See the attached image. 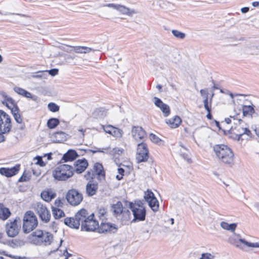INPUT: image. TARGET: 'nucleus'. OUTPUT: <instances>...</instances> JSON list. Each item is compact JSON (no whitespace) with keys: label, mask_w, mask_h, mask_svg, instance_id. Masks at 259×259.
Wrapping results in <instances>:
<instances>
[{"label":"nucleus","mask_w":259,"mask_h":259,"mask_svg":"<svg viewBox=\"0 0 259 259\" xmlns=\"http://www.w3.org/2000/svg\"><path fill=\"white\" fill-rule=\"evenodd\" d=\"M63 205V203L62 201L60 199H57L55 200L54 202V207L58 208L59 207H62Z\"/></svg>","instance_id":"52"},{"label":"nucleus","mask_w":259,"mask_h":259,"mask_svg":"<svg viewBox=\"0 0 259 259\" xmlns=\"http://www.w3.org/2000/svg\"><path fill=\"white\" fill-rule=\"evenodd\" d=\"M237 226V223L229 224L226 222L222 221L220 223L221 227L226 231L234 233Z\"/></svg>","instance_id":"31"},{"label":"nucleus","mask_w":259,"mask_h":259,"mask_svg":"<svg viewBox=\"0 0 259 259\" xmlns=\"http://www.w3.org/2000/svg\"><path fill=\"white\" fill-rule=\"evenodd\" d=\"M123 132L122 130L114 127V130L112 131L110 135L116 138H121L123 136Z\"/></svg>","instance_id":"42"},{"label":"nucleus","mask_w":259,"mask_h":259,"mask_svg":"<svg viewBox=\"0 0 259 259\" xmlns=\"http://www.w3.org/2000/svg\"><path fill=\"white\" fill-rule=\"evenodd\" d=\"M11 212L9 209L0 204V219L5 220L10 216Z\"/></svg>","instance_id":"38"},{"label":"nucleus","mask_w":259,"mask_h":259,"mask_svg":"<svg viewBox=\"0 0 259 259\" xmlns=\"http://www.w3.org/2000/svg\"><path fill=\"white\" fill-rule=\"evenodd\" d=\"M4 133L0 132V143L5 140V137L3 135Z\"/></svg>","instance_id":"63"},{"label":"nucleus","mask_w":259,"mask_h":259,"mask_svg":"<svg viewBox=\"0 0 259 259\" xmlns=\"http://www.w3.org/2000/svg\"><path fill=\"white\" fill-rule=\"evenodd\" d=\"M0 95L4 99V100L3 101V103L4 104H6L8 108L13 107V105L15 104L14 100L8 96L6 93L4 92H1Z\"/></svg>","instance_id":"32"},{"label":"nucleus","mask_w":259,"mask_h":259,"mask_svg":"<svg viewBox=\"0 0 259 259\" xmlns=\"http://www.w3.org/2000/svg\"><path fill=\"white\" fill-rule=\"evenodd\" d=\"M213 150L217 157L222 162L227 164H232L234 161V154L232 150L225 145H216Z\"/></svg>","instance_id":"2"},{"label":"nucleus","mask_w":259,"mask_h":259,"mask_svg":"<svg viewBox=\"0 0 259 259\" xmlns=\"http://www.w3.org/2000/svg\"><path fill=\"white\" fill-rule=\"evenodd\" d=\"M70 50H67V51H69L70 52H73L76 53H80V54H87L89 53L91 51L92 49L90 48L86 47H81L77 46L74 47H70Z\"/></svg>","instance_id":"33"},{"label":"nucleus","mask_w":259,"mask_h":259,"mask_svg":"<svg viewBox=\"0 0 259 259\" xmlns=\"http://www.w3.org/2000/svg\"><path fill=\"white\" fill-rule=\"evenodd\" d=\"M252 5L254 7H258L259 6V2H254L252 3Z\"/></svg>","instance_id":"64"},{"label":"nucleus","mask_w":259,"mask_h":259,"mask_svg":"<svg viewBox=\"0 0 259 259\" xmlns=\"http://www.w3.org/2000/svg\"><path fill=\"white\" fill-rule=\"evenodd\" d=\"M144 198L153 211L156 212L158 210L159 202L152 191L148 190L145 193Z\"/></svg>","instance_id":"14"},{"label":"nucleus","mask_w":259,"mask_h":259,"mask_svg":"<svg viewBox=\"0 0 259 259\" xmlns=\"http://www.w3.org/2000/svg\"><path fill=\"white\" fill-rule=\"evenodd\" d=\"M88 165V163L87 160H85V159H78L75 162L74 164V170L76 171V173L80 174L85 170Z\"/></svg>","instance_id":"25"},{"label":"nucleus","mask_w":259,"mask_h":259,"mask_svg":"<svg viewBox=\"0 0 259 259\" xmlns=\"http://www.w3.org/2000/svg\"><path fill=\"white\" fill-rule=\"evenodd\" d=\"M238 237V241H234L232 242V239L230 238V242L235 244L236 247L245 250V246L249 247H253V248H259V243L255 242V243H251L247 241L245 239H242L240 238V236L239 235H237Z\"/></svg>","instance_id":"17"},{"label":"nucleus","mask_w":259,"mask_h":259,"mask_svg":"<svg viewBox=\"0 0 259 259\" xmlns=\"http://www.w3.org/2000/svg\"><path fill=\"white\" fill-rule=\"evenodd\" d=\"M98 188V184L97 182L89 181L86 186L87 193L89 196H93L96 194Z\"/></svg>","instance_id":"27"},{"label":"nucleus","mask_w":259,"mask_h":259,"mask_svg":"<svg viewBox=\"0 0 259 259\" xmlns=\"http://www.w3.org/2000/svg\"><path fill=\"white\" fill-rule=\"evenodd\" d=\"M73 174V168L65 164L59 165L52 172L54 178L58 181H66L72 177Z\"/></svg>","instance_id":"4"},{"label":"nucleus","mask_w":259,"mask_h":259,"mask_svg":"<svg viewBox=\"0 0 259 259\" xmlns=\"http://www.w3.org/2000/svg\"><path fill=\"white\" fill-rule=\"evenodd\" d=\"M78 156L76 152L73 150H69L63 156V159L65 161H72Z\"/></svg>","instance_id":"36"},{"label":"nucleus","mask_w":259,"mask_h":259,"mask_svg":"<svg viewBox=\"0 0 259 259\" xmlns=\"http://www.w3.org/2000/svg\"><path fill=\"white\" fill-rule=\"evenodd\" d=\"M38 225V221L33 212L27 211L23 217L22 229L25 233H28L33 230Z\"/></svg>","instance_id":"6"},{"label":"nucleus","mask_w":259,"mask_h":259,"mask_svg":"<svg viewBox=\"0 0 259 259\" xmlns=\"http://www.w3.org/2000/svg\"><path fill=\"white\" fill-rule=\"evenodd\" d=\"M229 96L232 99L231 102L237 107L242 108L244 105L249 103L250 101L246 99V96L242 94H233L229 93Z\"/></svg>","instance_id":"13"},{"label":"nucleus","mask_w":259,"mask_h":259,"mask_svg":"<svg viewBox=\"0 0 259 259\" xmlns=\"http://www.w3.org/2000/svg\"><path fill=\"white\" fill-rule=\"evenodd\" d=\"M19 168V165L11 168L2 167L0 168V174L7 177H11L18 172Z\"/></svg>","instance_id":"22"},{"label":"nucleus","mask_w":259,"mask_h":259,"mask_svg":"<svg viewBox=\"0 0 259 259\" xmlns=\"http://www.w3.org/2000/svg\"><path fill=\"white\" fill-rule=\"evenodd\" d=\"M243 114L244 116H251L254 113V106L250 101L249 103L244 105L242 108Z\"/></svg>","instance_id":"34"},{"label":"nucleus","mask_w":259,"mask_h":259,"mask_svg":"<svg viewBox=\"0 0 259 259\" xmlns=\"http://www.w3.org/2000/svg\"><path fill=\"white\" fill-rule=\"evenodd\" d=\"M29 241L36 245H49L53 241V235L48 232L37 230L32 232L28 237Z\"/></svg>","instance_id":"1"},{"label":"nucleus","mask_w":259,"mask_h":259,"mask_svg":"<svg viewBox=\"0 0 259 259\" xmlns=\"http://www.w3.org/2000/svg\"><path fill=\"white\" fill-rule=\"evenodd\" d=\"M54 217L56 219L61 218L64 217L65 213L61 209L54 206L51 207Z\"/></svg>","instance_id":"39"},{"label":"nucleus","mask_w":259,"mask_h":259,"mask_svg":"<svg viewBox=\"0 0 259 259\" xmlns=\"http://www.w3.org/2000/svg\"><path fill=\"white\" fill-rule=\"evenodd\" d=\"M114 126L111 125H102L103 130L106 133L110 135L112 131L114 130Z\"/></svg>","instance_id":"48"},{"label":"nucleus","mask_w":259,"mask_h":259,"mask_svg":"<svg viewBox=\"0 0 259 259\" xmlns=\"http://www.w3.org/2000/svg\"><path fill=\"white\" fill-rule=\"evenodd\" d=\"M34 208L42 222L47 223L50 221L51 214L45 205L39 202L36 203Z\"/></svg>","instance_id":"10"},{"label":"nucleus","mask_w":259,"mask_h":259,"mask_svg":"<svg viewBox=\"0 0 259 259\" xmlns=\"http://www.w3.org/2000/svg\"><path fill=\"white\" fill-rule=\"evenodd\" d=\"M37 159L36 164H38L41 166H44L46 165V163L42 160V158L39 156H37L35 158Z\"/></svg>","instance_id":"50"},{"label":"nucleus","mask_w":259,"mask_h":259,"mask_svg":"<svg viewBox=\"0 0 259 259\" xmlns=\"http://www.w3.org/2000/svg\"><path fill=\"white\" fill-rule=\"evenodd\" d=\"M94 169L97 175L103 176L104 175L103 166L99 163H96L94 165Z\"/></svg>","instance_id":"41"},{"label":"nucleus","mask_w":259,"mask_h":259,"mask_svg":"<svg viewBox=\"0 0 259 259\" xmlns=\"http://www.w3.org/2000/svg\"><path fill=\"white\" fill-rule=\"evenodd\" d=\"M81 8L75 5H71L70 7V10L74 12H79Z\"/></svg>","instance_id":"57"},{"label":"nucleus","mask_w":259,"mask_h":259,"mask_svg":"<svg viewBox=\"0 0 259 259\" xmlns=\"http://www.w3.org/2000/svg\"><path fill=\"white\" fill-rule=\"evenodd\" d=\"M56 196V193L52 190H48L43 191L41 193V198L46 201H51Z\"/></svg>","instance_id":"30"},{"label":"nucleus","mask_w":259,"mask_h":259,"mask_svg":"<svg viewBox=\"0 0 259 259\" xmlns=\"http://www.w3.org/2000/svg\"><path fill=\"white\" fill-rule=\"evenodd\" d=\"M112 209L116 217L123 214L124 220H127L130 219V212L128 210H123V206L121 202H117L113 204Z\"/></svg>","instance_id":"16"},{"label":"nucleus","mask_w":259,"mask_h":259,"mask_svg":"<svg viewBox=\"0 0 259 259\" xmlns=\"http://www.w3.org/2000/svg\"><path fill=\"white\" fill-rule=\"evenodd\" d=\"M101 7H108L114 10H116L119 12L121 15L127 16H132L134 14L136 13V11L134 9H130L129 8L120 4H116L113 3L106 4L103 5Z\"/></svg>","instance_id":"12"},{"label":"nucleus","mask_w":259,"mask_h":259,"mask_svg":"<svg viewBox=\"0 0 259 259\" xmlns=\"http://www.w3.org/2000/svg\"><path fill=\"white\" fill-rule=\"evenodd\" d=\"M171 32L176 37L179 39H183L186 36L184 33L178 30H172Z\"/></svg>","instance_id":"44"},{"label":"nucleus","mask_w":259,"mask_h":259,"mask_svg":"<svg viewBox=\"0 0 259 259\" xmlns=\"http://www.w3.org/2000/svg\"><path fill=\"white\" fill-rule=\"evenodd\" d=\"M117 230L116 226L110 223H101L100 226L98 225V232L100 233H115Z\"/></svg>","instance_id":"20"},{"label":"nucleus","mask_w":259,"mask_h":259,"mask_svg":"<svg viewBox=\"0 0 259 259\" xmlns=\"http://www.w3.org/2000/svg\"><path fill=\"white\" fill-rule=\"evenodd\" d=\"M154 104L162 111L164 117L168 116L170 113L169 106L164 103L160 99L157 97L153 98Z\"/></svg>","instance_id":"21"},{"label":"nucleus","mask_w":259,"mask_h":259,"mask_svg":"<svg viewBox=\"0 0 259 259\" xmlns=\"http://www.w3.org/2000/svg\"><path fill=\"white\" fill-rule=\"evenodd\" d=\"M117 170H118V174H119L120 176H122L123 177V174L124 172V169H123L122 168H118Z\"/></svg>","instance_id":"60"},{"label":"nucleus","mask_w":259,"mask_h":259,"mask_svg":"<svg viewBox=\"0 0 259 259\" xmlns=\"http://www.w3.org/2000/svg\"><path fill=\"white\" fill-rule=\"evenodd\" d=\"M149 151L146 144L141 142L138 144L137 152H136V160L138 163L145 162L148 159Z\"/></svg>","instance_id":"11"},{"label":"nucleus","mask_w":259,"mask_h":259,"mask_svg":"<svg viewBox=\"0 0 259 259\" xmlns=\"http://www.w3.org/2000/svg\"><path fill=\"white\" fill-rule=\"evenodd\" d=\"M234 125H232L229 130L231 134L236 135L239 140L242 137H249L251 134L248 129V126L241 119H233Z\"/></svg>","instance_id":"3"},{"label":"nucleus","mask_w":259,"mask_h":259,"mask_svg":"<svg viewBox=\"0 0 259 259\" xmlns=\"http://www.w3.org/2000/svg\"><path fill=\"white\" fill-rule=\"evenodd\" d=\"M132 136L133 139L137 142L144 140L146 138L145 131L141 126H134L132 130Z\"/></svg>","instance_id":"18"},{"label":"nucleus","mask_w":259,"mask_h":259,"mask_svg":"<svg viewBox=\"0 0 259 259\" xmlns=\"http://www.w3.org/2000/svg\"><path fill=\"white\" fill-rule=\"evenodd\" d=\"M249 11V8L248 7H244L242 8L241 10V11L243 13H246Z\"/></svg>","instance_id":"61"},{"label":"nucleus","mask_w":259,"mask_h":259,"mask_svg":"<svg viewBox=\"0 0 259 259\" xmlns=\"http://www.w3.org/2000/svg\"><path fill=\"white\" fill-rule=\"evenodd\" d=\"M47 71L48 73V76L51 75V76H54L58 73V69H52Z\"/></svg>","instance_id":"51"},{"label":"nucleus","mask_w":259,"mask_h":259,"mask_svg":"<svg viewBox=\"0 0 259 259\" xmlns=\"http://www.w3.org/2000/svg\"><path fill=\"white\" fill-rule=\"evenodd\" d=\"M204 106L207 112L210 111V108L208 106V98H205L203 100Z\"/></svg>","instance_id":"53"},{"label":"nucleus","mask_w":259,"mask_h":259,"mask_svg":"<svg viewBox=\"0 0 259 259\" xmlns=\"http://www.w3.org/2000/svg\"><path fill=\"white\" fill-rule=\"evenodd\" d=\"M64 224L71 228L78 229L79 223L74 218H67L64 219Z\"/></svg>","instance_id":"35"},{"label":"nucleus","mask_w":259,"mask_h":259,"mask_svg":"<svg viewBox=\"0 0 259 259\" xmlns=\"http://www.w3.org/2000/svg\"><path fill=\"white\" fill-rule=\"evenodd\" d=\"M51 140L55 143L63 142L66 141L69 135L63 132H57L51 136Z\"/></svg>","instance_id":"23"},{"label":"nucleus","mask_w":259,"mask_h":259,"mask_svg":"<svg viewBox=\"0 0 259 259\" xmlns=\"http://www.w3.org/2000/svg\"><path fill=\"white\" fill-rule=\"evenodd\" d=\"M94 213L91 214L88 217L87 221L84 224H82L81 230L86 231H95L98 230L99 223L94 219Z\"/></svg>","instance_id":"15"},{"label":"nucleus","mask_w":259,"mask_h":259,"mask_svg":"<svg viewBox=\"0 0 259 259\" xmlns=\"http://www.w3.org/2000/svg\"><path fill=\"white\" fill-rule=\"evenodd\" d=\"M13 90L17 94L23 97H25L27 98L32 99L34 101H36L37 99V96H32L30 92L27 91L26 90L21 88L18 87H15Z\"/></svg>","instance_id":"26"},{"label":"nucleus","mask_w":259,"mask_h":259,"mask_svg":"<svg viewBox=\"0 0 259 259\" xmlns=\"http://www.w3.org/2000/svg\"><path fill=\"white\" fill-rule=\"evenodd\" d=\"M233 118H232V117H231V118H226L225 121L223 122V123L228 125L229 124L232 123V122H233V120L232 121V119Z\"/></svg>","instance_id":"59"},{"label":"nucleus","mask_w":259,"mask_h":259,"mask_svg":"<svg viewBox=\"0 0 259 259\" xmlns=\"http://www.w3.org/2000/svg\"><path fill=\"white\" fill-rule=\"evenodd\" d=\"M123 151V149H119L118 148H115L112 149V153L114 154H121Z\"/></svg>","instance_id":"56"},{"label":"nucleus","mask_w":259,"mask_h":259,"mask_svg":"<svg viewBox=\"0 0 259 259\" xmlns=\"http://www.w3.org/2000/svg\"><path fill=\"white\" fill-rule=\"evenodd\" d=\"M11 127L10 116L5 112L0 110V132L3 133H9Z\"/></svg>","instance_id":"9"},{"label":"nucleus","mask_w":259,"mask_h":259,"mask_svg":"<svg viewBox=\"0 0 259 259\" xmlns=\"http://www.w3.org/2000/svg\"><path fill=\"white\" fill-rule=\"evenodd\" d=\"M6 232L8 235L10 237H14L19 233V226L17 224V220L7 223L6 227Z\"/></svg>","instance_id":"19"},{"label":"nucleus","mask_w":259,"mask_h":259,"mask_svg":"<svg viewBox=\"0 0 259 259\" xmlns=\"http://www.w3.org/2000/svg\"><path fill=\"white\" fill-rule=\"evenodd\" d=\"M8 256L12 258H15V259H23L24 258V257H21L19 256H14L12 255H9Z\"/></svg>","instance_id":"62"},{"label":"nucleus","mask_w":259,"mask_h":259,"mask_svg":"<svg viewBox=\"0 0 259 259\" xmlns=\"http://www.w3.org/2000/svg\"><path fill=\"white\" fill-rule=\"evenodd\" d=\"M129 207L134 216L132 222H138L145 221L146 210L142 201H136L135 203L130 202Z\"/></svg>","instance_id":"5"},{"label":"nucleus","mask_w":259,"mask_h":259,"mask_svg":"<svg viewBox=\"0 0 259 259\" xmlns=\"http://www.w3.org/2000/svg\"><path fill=\"white\" fill-rule=\"evenodd\" d=\"M200 93L204 99L208 98V93L207 89H205L201 90L200 91Z\"/></svg>","instance_id":"49"},{"label":"nucleus","mask_w":259,"mask_h":259,"mask_svg":"<svg viewBox=\"0 0 259 259\" xmlns=\"http://www.w3.org/2000/svg\"><path fill=\"white\" fill-rule=\"evenodd\" d=\"M33 77L34 78H40L43 79H47L48 76V73L47 71H40L37 73L36 75H33Z\"/></svg>","instance_id":"45"},{"label":"nucleus","mask_w":259,"mask_h":259,"mask_svg":"<svg viewBox=\"0 0 259 259\" xmlns=\"http://www.w3.org/2000/svg\"><path fill=\"white\" fill-rule=\"evenodd\" d=\"M214 257L215 256L213 253L205 252L201 254L199 259H214Z\"/></svg>","instance_id":"46"},{"label":"nucleus","mask_w":259,"mask_h":259,"mask_svg":"<svg viewBox=\"0 0 259 259\" xmlns=\"http://www.w3.org/2000/svg\"><path fill=\"white\" fill-rule=\"evenodd\" d=\"M29 176H27L25 173L20 178L19 182H26L29 180Z\"/></svg>","instance_id":"54"},{"label":"nucleus","mask_w":259,"mask_h":259,"mask_svg":"<svg viewBox=\"0 0 259 259\" xmlns=\"http://www.w3.org/2000/svg\"><path fill=\"white\" fill-rule=\"evenodd\" d=\"M66 199L70 205L77 206L82 201L83 196L77 190L72 189L67 192L66 195Z\"/></svg>","instance_id":"8"},{"label":"nucleus","mask_w":259,"mask_h":259,"mask_svg":"<svg viewBox=\"0 0 259 259\" xmlns=\"http://www.w3.org/2000/svg\"><path fill=\"white\" fill-rule=\"evenodd\" d=\"M105 113L103 108L96 109L92 113V117L97 119H101L104 117Z\"/></svg>","instance_id":"37"},{"label":"nucleus","mask_w":259,"mask_h":259,"mask_svg":"<svg viewBox=\"0 0 259 259\" xmlns=\"http://www.w3.org/2000/svg\"><path fill=\"white\" fill-rule=\"evenodd\" d=\"M142 234L147 239H148L150 237V233H149V230H143Z\"/></svg>","instance_id":"58"},{"label":"nucleus","mask_w":259,"mask_h":259,"mask_svg":"<svg viewBox=\"0 0 259 259\" xmlns=\"http://www.w3.org/2000/svg\"><path fill=\"white\" fill-rule=\"evenodd\" d=\"M149 138L150 140L155 143L158 144L159 143L161 142L160 139H159L157 136L153 134H150L149 135Z\"/></svg>","instance_id":"47"},{"label":"nucleus","mask_w":259,"mask_h":259,"mask_svg":"<svg viewBox=\"0 0 259 259\" xmlns=\"http://www.w3.org/2000/svg\"><path fill=\"white\" fill-rule=\"evenodd\" d=\"M48 108L49 110L53 112H56L59 110L60 107L56 104L51 102L48 104Z\"/></svg>","instance_id":"43"},{"label":"nucleus","mask_w":259,"mask_h":259,"mask_svg":"<svg viewBox=\"0 0 259 259\" xmlns=\"http://www.w3.org/2000/svg\"><path fill=\"white\" fill-rule=\"evenodd\" d=\"M88 213L87 210L82 209L78 211L75 215V219L76 221L79 223V226L81 225L82 227V224H84L85 221H87Z\"/></svg>","instance_id":"24"},{"label":"nucleus","mask_w":259,"mask_h":259,"mask_svg":"<svg viewBox=\"0 0 259 259\" xmlns=\"http://www.w3.org/2000/svg\"><path fill=\"white\" fill-rule=\"evenodd\" d=\"M165 122L170 128H175L179 126L182 122V120L179 116H175L171 118L166 120Z\"/></svg>","instance_id":"28"},{"label":"nucleus","mask_w":259,"mask_h":259,"mask_svg":"<svg viewBox=\"0 0 259 259\" xmlns=\"http://www.w3.org/2000/svg\"><path fill=\"white\" fill-rule=\"evenodd\" d=\"M60 121L58 118H52L47 121V126L50 129L55 128L59 123Z\"/></svg>","instance_id":"40"},{"label":"nucleus","mask_w":259,"mask_h":259,"mask_svg":"<svg viewBox=\"0 0 259 259\" xmlns=\"http://www.w3.org/2000/svg\"><path fill=\"white\" fill-rule=\"evenodd\" d=\"M181 155L182 156L183 158L185 159L188 163H191L192 162V160L189 157V155L187 153H181Z\"/></svg>","instance_id":"55"},{"label":"nucleus","mask_w":259,"mask_h":259,"mask_svg":"<svg viewBox=\"0 0 259 259\" xmlns=\"http://www.w3.org/2000/svg\"><path fill=\"white\" fill-rule=\"evenodd\" d=\"M8 108L11 109L15 121L18 123H22L23 119L19 113V110L16 105L15 104L13 107H9Z\"/></svg>","instance_id":"29"},{"label":"nucleus","mask_w":259,"mask_h":259,"mask_svg":"<svg viewBox=\"0 0 259 259\" xmlns=\"http://www.w3.org/2000/svg\"><path fill=\"white\" fill-rule=\"evenodd\" d=\"M213 133V131L207 126L199 127L195 130L193 133V138L199 142L206 141ZM197 143V141L195 140Z\"/></svg>","instance_id":"7"}]
</instances>
